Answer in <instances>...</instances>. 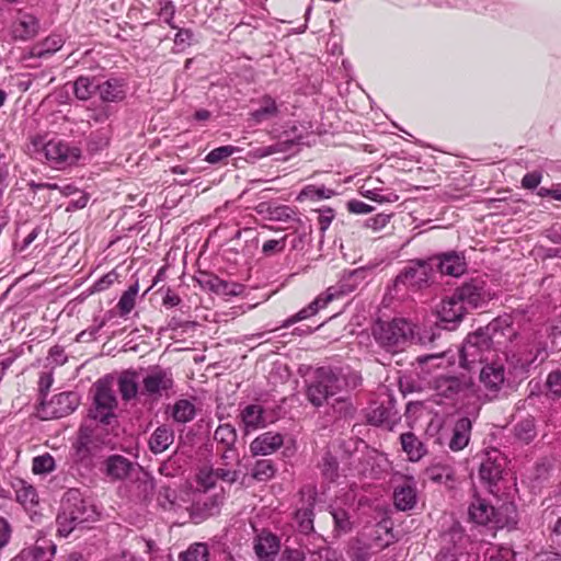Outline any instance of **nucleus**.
Returning <instances> with one entry per match:
<instances>
[{
  "label": "nucleus",
  "instance_id": "603ef678",
  "mask_svg": "<svg viewBox=\"0 0 561 561\" xmlns=\"http://www.w3.org/2000/svg\"><path fill=\"white\" fill-rule=\"evenodd\" d=\"M216 474L213 469H202L197 474L198 483L204 488V490H208L215 485Z\"/></svg>",
  "mask_w": 561,
  "mask_h": 561
},
{
  "label": "nucleus",
  "instance_id": "a19ab883",
  "mask_svg": "<svg viewBox=\"0 0 561 561\" xmlns=\"http://www.w3.org/2000/svg\"><path fill=\"white\" fill-rule=\"evenodd\" d=\"M333 195H335V192L330 188L322 187H316L314 185H308L306 186L299 195L300 197H307L311 199H322V198H330Z\"/></svg>",
  "mask_w": 561,
  "mask_h": 561
},
{
  "label": "nucleus",
  "instance_id": "0e129e2a",
  "mask_svg": "<svg viewBox=\"0 0 561 561\" xmlns=\"http://www.w3.org/2000/svg\"><path fill=\"white\" fill-rule=\"evenodd\" d=\"M490 561H514V552L508 548H501L491 554Z\"/></svg>",
  "mask_w": 561,
  "mask_h": 561
},
{
  "label": "nucleus",
  "instance_id": "37998d69",
  "mask_svg": "<svg viewBox=\"0 0 561 561\" xmlns=\"http://www.w3.org/2000/svg\"><path fill=\"white\" fill-rule=\"evenodd\" d=\"M238 151V148L237 147H233V146H222V147H218V148H215L213 149L205 158V160L208 162V163H211V164H215V163H218L220 162L221 160L230 157L231 154H233L234 152Z\"/></svg>",
  "mask_w": 561,
  "mask_h": 561
},
{
  "label": "nucleus",
  "instance_id": "c9c22d12",
  "mask_svg": "<svg viewBox=\"0 0 561 561\" xmlns=\"http://www.w3.org/2000/svg\"><path fill=\"white\" fill-rule=\"evenodd\" d=\"M48 550H50V554L53 556L55 553L56 547L54 545H49L47 548L42 546H33L22 550L20 559L22 561H50L46 558Z\"/></svg>",
  "mask_w": 561,
  "mask_h": 561
},
{
  "label": "nucleus",
  "instance_id": "412c9836",
  "mask_svg": "<svg viewBox=\"0 0 561 561\" xmlns=\"http://www.w3.org/2000/svg\"><path fill=\"white\" fill-rule=\"evenodd\" d=\"M471 428L472 423L469 417H461L456 422L453 431V437L449 442L451 450L459 451L468 445Z\"/></svg>",
  "mask_w": 561,
  "mask_h": 561
},
{
  "label": "nucleus",
  "instance_id": "9d476101",
  "mask_svg": "<svg viewBox=\"0 0 561 561\" xmlns=\"http://www.w3.org/2000/svg\"><path fill=\"white\" fill-rule=\"evenodd\" d=\"M79 403L80 399L76 392H62L48 402L42 400L41 413L43 419H60L72 413Z\"/></svg>",
  "mask_w": 561,
  "mask_h": 561
},
{
  "label": "nucleus",
  "instance_id": "e2e57ef3",
  "mask_svg": "<svg viewBox=\"0 0 561 561\" xmlns=\"http://www.w3.org/2000/svg\"><path fill=\"white\" fill-rule=\"evenodd\" d=\"M350 211L354 214H368L373 210V207L362 201H350L347 204Z\"/></svg>",
  "mask_w": 561,
  "mask_h": 561
},
{
  "label": "nucleus",
  "instance_id": "5fc2aeb1",
  "mask_svg": "<svg viewBox=\"0 0 561 561\" xmlns=\"http://www.w3.org/2000/svg\"><path fill=\"white\" fill-rule=\"evenodd\" d=\"M288 236L283 237L279 240H268L262 247V252L265 255H271L274 252H282L285 249V242Z\"/></svg>",
  "mask_w": 561,
  "mask_h": 561
},
{
  "label": "nucleus",
  "instance_id": "f704fd0d",
  "mask_svg": "<svg viewBox=\"0 0 561 561\" xmlns=\"http://www.w3.org/2000/svg\"><path fill=\"white\" fill-rule=\"evenodd\" d=\"M214 438L217 444L224 446V454L231 449L237 440V433L232 425H219L215 431Z\"/></svg>",
  "mask_w": 561,
  "mask_h": 561
},
{
  "label": "nucleus",
  "instance_id": "393cba45",
  "mask_svg": "<svg viewBox=\"0 0 561 561\" xmlns=\"http://www.w3.org/2000/svg\"><path fill=\"white\" fill-rule=\"evenodd\" d=\"M393 503L399 511L412 510L416 504L415 488L409 483L396 488L393 492Z\"/></svg>",
  "mask_w": 561,
  "mask_h": 561
},
{
  "label": "nucleus",
  "instance_id": "4d7b16f0",
  "mask_svg": "<svg viewBox=\"0 0 561 561\" xmlns=\"http://www.w3.org/2000/svg\"><path fill=\"white\" fill-rule=\"evenodd\" d=\"M391 215L388 214H378L375 217L367 219L366 226L374 229L380 230L389 222Z\"/></svg>",
  "mask_w": 561,
  "mask_h": 561
},
{
  "label": "nucleus",
  "instance_id": "7ed1b4c3",
  "mask_svg": "<svg viewBox=\"0 0 561 561\" xmlns=\"http://www.w3.org/2000/svg\"><path fill=\"white\" fill-rule=\"evenodd\" d=\"M108 426L101 421L91 420L81 424L78 431L77 439L73 448L78 454L93 455L102 451L104 448L113 449L116 435L113 434Z\"/></svg>",
  "mask_w": 561,
  "mask_h": 561
},
{
  "label": "nucleus",
  "instance_id": "6e6d98bb",
  "mask_svg": "<svg viewBox=\"0 0 561 561\" xmlns=\"http://www.w3.org/2000/svg\"><path fill=\"white\" fill-rule=\"evenodd\" d=\"M11 534L10 523L4 517H0V551L9 543Z\"/></svg>",
  "mask_w": 561,
  "mask_h": 561
},
{
  "label": "nucleus",
  "instance_id": "864d4df0",
  "mask_svg": "<svg viewBox=\"0 0 561 561\" xmlns=\"http://www.w3.org/2000/svg\"><path fill=\"white\" fill-rule=\"evenodd\" d=\"M332 289L333 288L330 287L324 294L318 296L312 302L308 305L309 307L314 308V314L334 299L335 293H333Z\"/></svg>",
  "mask_w": 561,
  "mask_h": 561
},
{
  "label": "nucleus",
  "instance_id": "a18cd8bd",
  "mask_svg": "<svg viewBox=\"0 0 561 561\" xmlns=\"http://www.w3.org/2000/svg\"><path fill=\"white\" fill-rule=\"evenodd\" d=\"M313 513L312 508H301L296 512V519L299 523V528L302 533H308L313 528Z\"/></svg>",
  "mask_w": 561,
  "mask_h": 561
},
{
  "label": "nucleus",
  "instance_id": "423d86ee",
  "mask_svg": "<svg viewBox=\"0 0 561 561\" xmlns=\"http://www.w3.org/2000/svg\"><path fill=\"white\" fill-rule=\"evenodd\" d=\"M494 351L488 341L482 328L468 334L460 348V365L470 369L477 363L489 359L488 355Z\"/></svg>",
  "mask_w": 561,
  "mask_h": 561
},
{
  "label": "nucleus",
  "instance_id": "8fccbe9b",
  "mask_svg": "<svg viewBox=\"0 0 561 561\" xmlns=\"http://www.w3.org/2000/svg\"><path fill=\"white\" fill-rule=\"evenodd\" d=\"M293 142H278L272 146L259 148L255 151V156L263 158L277 152L286 151L289 147H291Z\"/></svg>",
  "mask_w": 561,
  "mask_h": 561
},
{
  "label": "nucleus",
  "instance_id": "6e6552de",
  "mask_svg": "<svg viewBox=\"0 0 561 561\" xmlns=\"http://www.w3.org/2000/svg\"><path fill=\"white\" fill-rule=\"evenodd\" d=\"M482 330L494 351L508 350L510 345L520 335L519 331L513 325L512 317L507 314L492 320Z\"/></svg>",
  "mask_w": 561,
  "mask_h": 561
},
{
  "label": "nucleus",
  "instance_id": "72a5a7b5",
  "mask_svg": "<svg viewBox=\"0 0 561 561\" xmlns=\"http://www.w3.org/2000/svg\"><path fill=\"white\" fill-rule=\"evenodd\" d=\"M400 443L402 450L408 455H412L413 453H415L416 456H425L427 454L424 444L412 432L401 434Z\"/></svg>",
  "mask_w": 561,
  "mask_h": 561
},
{
  "label": "nucleus",
  "instance_id": "9b49d317",
  "mask_svg": "<svg viewBox=\"0 0 561 561\" xmlns=\"http://www.w3.org/2000/svg\"><path fill=\"white\" fill-rule=\"evenodd\" d=\"M466 311V307L451 296L440 302L437 314L443 328L451 331L462 321Z\"/></svg>",
  "mask_w": 561,
  "mask_h": 561
},
{
  "label": "nucleus",
  "instance_id": "09e8293b",
  "mask_svg": "<svg viewBox=\"0 0 561 561\" xmlns=\"http://www.w3.org/2000/svg\"><path fill=\"white\" fill-rule=\"evenodd\" d=\"M117 277L118 274L115 271L108 272L93 284L90 293L93 294L107 289L117 279Z\"/></svg>",
  "mask_w": 561,
  "mask_h": 561
},
{
  "label": "nucleus",
  "instance_id": "338daca9",
  "mask_svg": "<svg viewBox=\"0 0 561 561\" xmlns=\"http://www.w3.org/2000/svg\"><path fill=\"white\" fill-rule=\"evenodd\" d=\"M333 217H334L333 210L330 208L321 211V214L319 216V225H320V230L322 232H324L329 228L330 224L332 222Z\"/></svg>",
  "mask_w": 561,
  "mask_h": 561
},
{
  "label": "nucleus",
  "instance_id": "6ab92c4d",
  "mask_svg": "<svg viewBox=\"0 0 561 561\" xmlns=\"http://www.w3.org/2000/svg\"><path fill=\"white\" fill-rule=\"evenodd\" d=\"M400 420V416L398 412L393 409V405H391V402H389V407L379 405L371 410V412L368 414V421L373 425L377 426H386L389 430H392V427L397 424V422Z\"/></svg>",
  "mask_w": 561,
  "mask_h": 561
},
{
  "label": "nucleus",
  "instance_id": "aec40b11",
  "mask_svg": "<svg viewBox=\"0 0 561 561\" xmlns=\"http://www.w3.org/2000/svg\"><path fill=\"white\" fill-rule=\"evenodd\" d=\"M138 373L133 369H127L122 371L118 377V391L124 401H130L135 399L138 394Z\"/></svg>",
  "mask_w": 561,
  "mask_h": 561
},
{
  "label": "nucleus",
  "instance_id": "f03ea898",
  "mask_svg": "<svg viewBox=\"0 0 561 561\" xmlns=\"http://www.w3.org/2000/svg\"><path fill=\"white\" fill-rule=\"evenodd\" d=\"M348 386V377L340 369L319 367L314 371L313 379L307 386L306 396L312 405L321 407L330 397Z\"/></svg>",
  "mask_w": 561,
  "mask_h": 561
},
{
  "label": "nucleus",
  "instance_id": "4468645a",
  "mask_svg": "<svg viewBox=\"0 0 561 561\" xmlns=\"http://www.w3.org/2000/svg\"><path fill=\"white\" fill-rule=\"evenodd\" d=\"M505 467V458H485L479 468L480 480L489 488L496 485L503 478Z\"/></svg>",
  "mask_w": 561,
  "mask_h": 561
},
{
  "label": "nucleus",
  "instance_id": "20e7f679",
  "mask_svg": "<svg viewBox=\"0 0 561 561\" xmlns=\"http://www.w3.org/2000/svg\"><path fill=\"white\" fill-rule=\"evenodd\" d=\"M374 336L383 348L396 353L412 341L414 328L412 323L402 318L379 321L374 328Z\"/></svg>",
  "mask_w": 561,
  "mask_h": 561
},
{
  "label": "nucleus",
  "instance_id": "7c9ffc66",
  "mask_svg": "<svg viewBox=\"0 0 561 561\" xmlns=\"http://www.w3.org/2000/svg\"><path fill=\"white\" fill-rule=\"evenodd\" d=\"M195 405L186 400H178L172 408V417L178 423H187L195 417Z\"/></svg>",
  "mask_w": 561,
  "mask_h": 561
},
{
  "label": "nucleus",
  "instance_id": "a211bd4d",
  "mask_svg": "<svg viewBox=\"0 0 561 561\" xmlns=\"http://www.w3.org/2000/svg\"><path fill=\"white\" fill-rule=\"evenodd\" d=\"M480 381L490 390H500L505 381L504 366L497 363L485 365L480 371Z\"/></svg>",
  "mask_w": 561,
  "mask_h": 561
},
{
  "label": "nucleus",
  "instance_id": "bf43d9fd",
  "mask_svg": "<svg viewBox=\"0 0 561 561\" xmlns=\"http://www.w3.org/2000/svg\"><path fill=\"white\" fill-rule=\"evenodd\" d=\"M218 278L219 277L214 274L201 273L196 279L203 288H207L211 291H215L216 280H218Z\"/></svg>",
  "mask_w": 561,
  "mask_h": 561
},
{
  "label": "nucleus",
  "instance_id": "79ce46f5",
  "mask_svg": "<svg viewBox=\"0 0 561 561\" xmlns=\"http://www.w3.org/2000/svg\"><path fill=\"white\" fill-rule=\"evenodd\" d=\"M243 286L237 283H229L218 278L216 280L215 294L224 296H238L242 293Z\"/></svg>",
  "mask_w": 561,
  "mask_h": 561
},
{
  "label": "nucleus",
  "instance_id": "69168bd1",
  "mask_svg": "<svg viewBox=\"0 0 561 561\" xmlns=\"http://www.w3.org/2000/svg\"><path fill=\"white\" fill-rule=\"evenodd\" d=\"M193 37V33L190 30H179V32L175 34L174 43L178 46H182V48L185 45H190V42Z\"/></svg>",
  "mask_w": 561,
  "mask_h": 561
},
{
  "label": "nucleus",
  "instance_id": "de8ad7c7",
  "mask_svg": "<svg viewBox=\"0 0 561 561\" xmlns=\"http://www.w3.org/2000/svg\"><path fill=\"white\" fill-rule=\"evenodd\" d=\"M55 469V458H33V472L46 474Z\"/></svg>",
  "mask_w": 561,
  "mask_h": 561
},
{
  "label": "nucleus",
  "instance_id": "49530a36",
  "mask_svg": "<svg viewBox=\"0 0 561 561\" xmlns=\"http://www.w3.org/2000/svg\"><path fill=\"white\" fill-rule=\"evenodd\" d=\"M295 211L286 205L274 206L270 211V220L272 221H287L293 218Z\"/></svg>",
  "mask_w": 561,
  "mask_h": 561
},
{
  "label": "nucleus",
  "instance_id": "ddd939ff",
  "mask_svg": "<svg viewBox=\"0 0 561 561\" xmlns=\"http://www.w3.org/2000/svg\"><path fill=\"white\" fill-rule=\"evenodd\" d=\"M433 262V273L438 271L442 274L458 277L466 271V263L462 256L451 252L430 257Z\"/></svg>",
  "mask_w": 561,
  "mask_h": 561
},
{
  "label": "nucleus",
  "instance_id": "39448f33",
  "mask_svg": "<svg viewBox=\"0 0 561 561\" xmlns=\"http://www.w3.org/2000/svg\"><path fill=\"white\" fill-rule=\"evenodd\" d=\"M433 274V262L430 257L411 261L393 279L392 289L396 293L403 289L413 291L423 289L430 286Z\"/></svg>",
  "mask_w": 561,
  "mask_h": 561
},
{
  "label": "nucleus",
  "instance_id": "774afa93",
  "mask_svg": "<svg viewBox=\"0 0 561 561\" xmlns=\"http://www.w3.org/2000/svg\"><path fill=\"white\" fill-rule=\"evenodd\" d=\"M280 561H305V556L300 550L286 549Z\"/></svg>",
  "mask_w": 561,
  "mask_h": 561
},
{
  "label": "nucleus",
  "instance_id": "ea45409f",
  "mask_svg": "<svg viewBox=\"0 0 561 561\" xmlns=\"http://www.w3.org/2000/svg\"><path fill=\"white\" fill-rule=\"evenodd\" d=\"M274 467L270 459H260L256 461L253 469V478L260 481H265L274 476Z\"/></svg>",
  "mask_w": 561,
  "mask_h": 561
},
{
  "label": "nucleus",
  "instance_id": "58836bf2",
  "mask_svg": "<svg viewBox=\"0 0 561 561\" xmlns=\"http://www.w3.org/2000/svg\"><path fill=\"white\" fill-rule=\"evenodd\" d=\"M137 293V285L130 286L126 291H124L118 301V308L122 316H125L133 310Z\"/></svg>",
  "mask_w": 561,
  "mask_h": 561
},
{
  "label": "nucleus",
  "instance_id": "c85d7f7f",
  "mask_svg": "<svg viewBox=\"0 0 561 561\" xmlns=\"http://www.w3.org/2000/svg\"><path fill=\"white\" fill-rule=\"evenodd\" d=\"M134 469V463L128 458H107L106 472L114 479L127 477Z\"/></svg>",
  "mask_w": 561,
  "mask_h": 561
},
{
  "label": "nucleus",
  "instance_id": "a878e982",
  "mask_svg": "<svg viewBox=\"0 0 561 561\" xmlns=\"http://www.w3.org/2000/svg\"><path fill=\"white\" fill-rule=\"evenodd\" d=\"M254 549L260 559L270 561L277 554L279 542L277 537L272 534L261 535L257 538Z\"/></svg>",
  "mask_w": 561,
  "mask_h": 561
},
{
  "label": "nucleus",
  "instance_id": "f257e3e1",
  "mask_svg": "<svg viewBox=\"0 0 561 561\" xmlns=\"http://www.w3.org/2000/svg\"><path fill=\"white\" fill-rule=\"evenodd\" d=\"M95 507L88 503L78 489L68 490L61 500L60 512L57 515L58 534L67 537L79 525L96 518Z\"/></svg>",
  "mask_w": 561,
  "mask_h": 561
},
{
  "label": "nucleus",
  "instance_id": "c03bdc74",
  "mask_svg": "<svg viewBox=\"0 0 561 561\" xmlns=\"http://www.w3.org/2000/svg\"><path fill=\"white\" fill-rule=\"evenodd\" d=\"M112 115V107L108 105H100L92 108L88 113V122L94 124H104Z\"/></svg>",
  "mask_w": 561,
  "mask_h": 561
},
{
  "label": "nucleus",
  "instance_id": "4be33fe9",
  "mask_svg": "<svg viewBox=\"0 0 561 561\" xmlns=\"http://www.w3.org/2000/svg\"><path fill=\"white\" fill-rule=\"evenodd\" d=\"M470 519L479 525H486L495 517V508L482 499H476L469 506Z\"/></svg>",
  "mask_w": 561,
  "mask_h": 561
},
{
  "label": "nucleus",
  "instance_id": "f3484780",
  "mask_svg": "<svg viewBox=\"0 0 561 561\" xmlns=\"http://www.w3.org/2000/svg\"><path fill=\"white\" fill-rule=\"evenodd\" d=\"M11 485L14 490L16 502L24 508L32 510L38 504V494L32 484L22 479H14Z\"/></svg>",
  "mask_w": 561,
  "mask_h": 561
},
{
  "label": "nucleus",
  "instance_id": "c756f323",
  "mask_svg": "<svg viewBox=\"0 0 561 561\" xmlns=\"http://www.w3.org/2000/svg\"><path fill=\"white\" fill-rule=\"evenodd\" d=\"M98 88L99 83L89 77L80 76L73 82V93L77 99L82 101L89 100L98 91Z\"/></svg>",
  "mask_w": 561,
  "mask_h": 561
},
{
  "label": "nucleus",
  "instance_id": "473e14b6",
  "mask_svg": "<svg viewBox=\"0 0 561 561\" xmlns=\"http://www.w3.org/2000/svg\"><path fill=\"white\" fill-rule=\"evenodd\" d=\"M278 115V107L276 102L270 95H265L262 99V105L260 108L251 113V118L254 123L259 124L265 119H270Z\"/></svg>",
  "mask_w": 561,
  "mask_h": 561
},
{
  "label": "nucleus",
  "instance_id": "1a4fd4ad",
  "mask_svg": "<svg viewBox=\"0 0 561 561\" xmlns=\"http://www.w3.org/2000/svg\"><path fill=\"white\" fill-rule=\"evenodd\" d=\"M174 378L170 368L161 366H152L148 369L147 375L142 378L141 393L154 400L162 396L169 397L173 393Z\"/></svg>",
  "mask_w": 561,
  "mask_h": 561
},
{
  "label": "nucleus",
  "instance_id": "f8f14e48",
  "mask_svg": "<svg viewBox=\"0 0 561 561\" xmlns=\"http://www.w3.org/2000/svg\"><path fill=\"white\" fill-rule=\"evenodd\" d=\"M453 296L467 308L477 309L486 302L482 283L471 280L458 287Z\"/></svg>",
  "mask_w": 561,
  "mask_h": 561
},
{
  "label": "nucleus",
  "instance_id": "b1692460",
  "mask_svg": "<svg viewBox=\"0 0 561 561\" xmlns=\"http://www.w3.org/2000/svg\"><path fill=\"white\" fill-rule=\"evenodd\" d=\"M98 92L103 102H119L125 99L124 84L117 79L99 83Z\"/></svg>",
  "mask_w": 561,
  "mask_h": 561
},
{
  "label": "nucleus",
  "instance_id": "0eeeda50",
  "mask_svg": "<svg viewBox=\"0 0 561 561\" xmlns=\"http://www.w3.org/2000/svg\"><path fill=\"white\" fill-rule=\"evenodd\" d=\"M94 408L90 410L89 417L105 424L116 423L114 410L117 407V400L108 382L99 380L94 383Z\"/></svg>",
  "mask_w": 561,
  "mask_h": 561
},
{
  "label": "nucleus",
  "instance_id": "3c124183",
  "mask_svg": "<svg viewBox=\"0 0 561 561\" xmlns=\"http://www.w3.org/2000/svg\"><path fill=\"white\" fill-rule=\"evenodd\" d=\"M313 314H314V308L307 306L306 308H302L300 311H298L296 314L286 319L283 322V324L280 325V328H289L290 325L295 324L296 322L308 319L309 317H311Z\"/></svg>",
  "mask_w": 561,
  "mask_h": 561
},
{
  "label": "nucleus",
  "instance_id": "e433bc0d",
  "mask_svg": "<svg viewBox=\"0 0 561 561\" xmlns=\"http://www.w3.org/2000/svg\"><path fill=\"white\" fill-rule=\"evenodd\" d=\"M208 548L205 543H194L180 554V561H208Z\"/></svg>",
  "mask_w": 561,
  "mask_h": 561
},
{
  "label": "nucleus",
  "instance_id": "dca6fc26",
  "mask_svg": "<svg viewBox=\"0 0 561 561\" xmlns=\"http://www.w3.org/2000/svg\"><path fill=\"white\" fill-rule=\"evenodd\" d=\"M43 149L47 160L53 161L56 164L65 162L71 163L79 157L77 149L70 150L67 145L60 141L50 140L44 145Z\"/></svg>",
  "mask_w": 561,
  "mask_h": 561
},
{
  "label": "nucleus",
  "instance_id": "2f4dec72",
  "mask_svg": "<svg viewBox=\"0 0 561 561\" xmlns=\"http://www.w3.org/2000/svg\"><path fill=\"white\" fill-rule=\"evenodd\" d=\"M241 420L247 428H257L264 424L263 408L257 404H249L241 412Z\"/></svg>",
  "mask_w": 561,
  "mask_h": 561
},
{
  "label": "nucleus",
  "instance_id": "4c0bfd02",
  "mask_svg": "<svg viewBox=\"0 0 561 561\" xmlns=\"http://www.w3.org/2000/svg\"><path fill=\"white\" fill-rule=\"evenodd\" d=\"M547 396L552 400L561 398V371H551L546 380Z\"/></svg>",
  "mask_w": 561,
  "mask_h": 561
},
{
  "label": "nucleus",
  "instance_id": "2eb2a0df",
  "mask_svg": "<svg viewBox=\"0 0 561 561\" xmlns=\"http://www.w3.org/2000/svg\"><path fill=\"white\" fill-rule=\"evenodd\" d=\"M283 443L280 434L266 432L252 442L251 450L253 456H267L275 453Z\"/></svg>",
  "mask_w": 561,
  "mask_h": 561
},
{
  "label": "nucleus",
  "instance_id": "bb28decb",
  "mask_svg": "<svg viewBox=\"0 0 561 561\" xmlns=\"http://www.w3.org/2000/svg\"><path fill=\"white\" fill-rule=\"evenodd\" d=\"M467 388V382L455 376L440 377L436 380V389L446 398H454Z\"/></svg>",
  "mask_w": 561,
  "mask_h": 561
},
{
  "label": "nucleus",
  "instance_id": "5701e85b",
  "mask_svg": "<svg viewBox=\"0 0 561 561\" xmlns=\"http://www.w3.org/2000/svg\"><path fill=\"white\" fill-rule=\"evenodd\" d=\"M38 31V21L32 14H22L13 24V35L23 41L33 38Z\"/></svg>",
  "mask_w": 561,
  "mask_h": 561
},
{
  "label": "nucleus",
  "instance_id": "680f3d73",
  "mask_svg": "<svg viewBox=\"0 0 561 561\" xmlns=\"http://www.w3.org/2000/svg\"><path fill=\"white\" fill-rule=\"evenodd\" d=\"M540 180H541L540 173H538V172H530V173H527L523 178L522 185H523L524 188L533 190V188H536L539 185Z\"/></svg>",
  "mask_w": 561,
  "mask_h": 561
},
{
  "label": "nucleus",
  "instance_id": "13d9d810",
  "mask_svg": "<svg viewBox=\"0 0 561 561\" xmlns=\"http://www.w3.org/2000/svg\"><path fill=\"white\" fill-rule=\"evenodd\" d=\"M332 515H333L335 525L340 530L348 531L351 529V522L347 517L346 512L341 510V511L334 512Z\"/></svg>",
  "mask_w": 561,
  "mask_h": 561
},
{
  "label": "nucleus",
  "instance_id": "052dcab7",
  "mask_svg": "<svg viewBox=\"0 0 561 561\" xmlns=\"http://www.w3.org/2000/svg\"><path fill=\"white\" fill-rule=\"evenodd\" d=\"M53 375L51 374H43L39 377L38 387H39V394L42 400H45V397L47 392L49 391L51 385H53Z\"/></svg>",
  "mask_w": 561,
  "mask_h": 561
},
{
  "label": "nucleus",
  "instance_id": "cd10ccee",
  "mask_svg": "<svg viewBox=\"0 0 561 561\" xmlns=\"http://www.w3.org/2000/svg\"><path fill=\"white\" fill-rule=\"evenodd\" d=\"M173 432L167 426L158 427L149 439V447L152 453H163L173 443Z\"/></svg>",
  "mask_w": 561,
  "mask_h": 561
}]
</instances>
